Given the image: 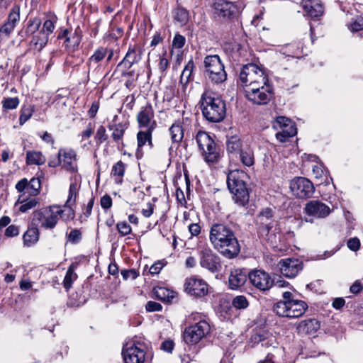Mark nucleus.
<instances>
[{
	"instance_id": "33",
	"label": "nucleus",
	"mask_w": 363,
	"mask_h": 363,
	"mask_svg": "<svg viewBox=\"0 0 363 363\" xmlns=\"http://www.w3.org/2000/svg\"><path fill=\"white\" fill-rule=\"evenodd\" d=\"M23 245L31 247L39 240V230L35 227L28 228L23 235Z\"/></svg>"
},
{
	"instance_id": "58",
	"label": "nucleus",
	"mask_w": 363,
	"mask_h": 363,
	"mask_svg": "<svg viewBox=\"0 0 363 363\" xmlns=\"http://www.w3.org/2000/svg\"><path fill=\"white\" fill-rule=\"evenodd\" d=\"M116 228L121 236H125L131 233L132 228L125 221L118 222Z\"/></svg>"
},
{
	"instance_id": "54",
	"label": "nucleus",
	"mask_w": 363,
	"mask_h": 363,
	"mask_svg": "<svg viewBox=\"0 0 363 363\" xmlns=\"http://www.w3.org/2000/svg\"><path fill=\"white\" fill-rule=\"evenodd\" d=\"M233 306L238 309H245L248 306V301L245 296H237L232 301Z\"/></svg>"
},
{
	"instance_id": "28",
	"label": "nucleus",
	"mask_w": 363,
	"mask_h": 363,
	"mask_svg": "<svg viewBox=\"0 0 363 363\" xmlns=\"http://www.w3.org/2000/svg\"><path fill=\"white\" fill-rule=\"evenodd\" d=\"M320 327V324L318 320L310 318L300 322L297 330L300 333L313 335L319 330Z\"/></svg>"
},
{
	"instance_id": "53",
	"label": "nucleus",
	"mask_w": 363,
	"mask_h": 363,
	"mask_svg": "<svg viewBox=\"0 0 363 363\" xmlns=\"http://www.w3.org/2000/svg\"><path fill=\"white\" fill-rule=\"evenodd\" d=\"M19 103L20 101L18 97L5 98L2 101V106L4 109L12 110L16 108Z\"/></svg>"
},
{
	"instance_id": "34",
	"label": "nucleus",
	"mask_w": 363,
	"mask_h": 363,
	"mask_svg": "<svg viewBox=\"0 0 363 363\" xmlns=\"http://www.w3.org/2000/svg\"><path fill=\"white\" fill-rule=\"evenodd\" d=\"M20 203L19 211L26 213L29 210L35 208L38 203L39 200L36 197L24 198L23 195H21L17 201Z\"/></svg>"
},
{
	"instance_id": "31",
	"label": "nucleus",
	"mask_w": 363,
	"mask_h": 363,
	"mask_svg": "<svg viewBox=\"0 0 363 363\" xmlns=\"http://www.w3.org/2000/svg\"><path fill=\"white\" fill-rule=\"evenodd\" d=\"M128 127V122L127 121H123L115 124H109L108 129L113 131L111 134L113 140L115 142L121 140Z\"/></svg>"
},
{
	"instance_id": "38",
	"label": "nucleus",
	"mask_w": 363,
	"mask_h": 363,
	"mask_svg": "<svg viewBox=\"0 0 363 363\" xmlns=\"http://www.w3.org/2000/svg\"><path fill=\"white\" fill-rule=\"evenodd\" d=\"M77 267V264L72 263L68 267L65 274L63 285L67 291H68L72 286L73 282L77 279V274L75 273V269Z\"/></svg>"
},
{
	"instance_id": "42",
	"label": "nucleus",
	"mask_w": 363,
	"mask_h": 363,
	"mask_svg": "<svg viewBox=\"0 0 363 363\" xmlns=\"http://www.w3.org/2000/svg\"><path fill=\"white\" fill-rule=\"evenodd\" d=\"M156 297L165 302H172L176 297V292L164 287H158L155 289Z\"/></svg>"
},
{
	"instance_id": "2",
	"label": "nucleus",
	"mask_w": 363,
	"mask_h": 363,
	"mask_svg": "<svg viewBox=\"0 0 363 363\" xmlns=\"http://www.w3.org/2000/svg\"><path fill=\"white\" fill-rule=\"evenodd\" d=\"M200 106L203 117L211 123L221 121L225 116V104L220 97L211 91H205L200 100Z\"/></svg>"
},
{
	"instance_id": "61",
	"label": "nucleus",
	"mask_w": 363,
	"mask_h": 363,
	"mask_svg": "<svg viewBox=\"0 0 363 363\" xmlns=\"http://www.w3.org/2000/svg\"><path fill=\"white\" fill-rule=\"evenodd\" d=\"M145 309L148 312L160 311L162 306L157 302L150 301L146 303Z\"/></svg>"
},
{
	"instance_id": "29",
	"label": "nucleus",
	"mask_w": 363,
	"mask_h": 363,
	"mask_svg": "<svg viewBox=\"0 0 363 363\" xmlns=\"http://www.w3.org/2000/svg\"><path fill=\"white\" fill-rule=\"evenodd\" d=\"M80 186L81 177L79 175L75 174L71 178V184L69 188L68 198L66 201L67 206H72L75 204Z\"/></svg>"
},
{
	"instance_id": "30",
	"label": "nucleus",
	"mask_w": 363,
	"mask_h": 363,
	"mask_svg": "<svg viewBox=\"0 0 363 363\" xmlns=\"http://www.w3.org/2000/svg\"><path fill=\"white\" fill-rule=\"evenodd\" d=\"M19 18V9H13L9 15L7 22L1 27L0 33L9 35L14 29Z\"/></svg>"
},
{
	"instance_id": "22",
	"label": "nucleus",
	"mask_w": 363,
	"mask_h": 363,
	"mask_svg": "<svg viewBox=\"0 0 363 363\" xmlns=\"http://www.w3.org/2000/svg\"><path fill=\"white\" fill-rule=\"evenodd\" d=\"M191 121L188 118H183L182 121H176L169 128L170 138L173 144H179L183 138L185 127L189 125Z\"/></svg>"
},
{
	"instance_id": "5",
	"label": "nucleus",
	"mask_w": 363,
	"mask_h": 363,
	"mask_svg": "<svg viewBox=\"0 0 363 363\" xmlns=\"http://www.w3.org/2000/svg\"><path fill=\"white\" fill-rule=\"evenodd\" d=\"M189 318L196 323L185 328L183 332V340L186 344L193 345L199 342L210 333L211 326L201 313H192Z\"/></svg>"
},
{
	"instance_id": "23",
	"label": "nucleus",
	"mask_w": 363,
	"mask_h": 363,
	"mask_svg": "<svg viewBox=\"0 0 363 363\" xmlns=\"http://www.w3.org/2000/svg\"><path fill=\"white\" fill-rule=\"evenodd\" d=\"M140 60L141 51L140 48L136 46L129 47L125 56L118 65V67L122 66L125 69H130L133 65L138 63Z\"/></svg>"
},
{
	"instance_id": "41",
	"label": "nucleus",
	"mask_w": 363,
	"mask_h": 363,
	"mask_svg": "<svg viewBox=\"0 0 363 363\" xmlns=\"http://www.w3.org/2000/svg\"><path fill=\"white\" fill-rule=\"evenodd\" d=\"M125 170V164L121 160L118 161L113 166L111 174V176L114 177L116 184H122Z\"/></svg>"
},
{
	"instance_id": "50",
	"label": "nucleus",
	"mask_w": 363,
	"mask_h": 363,
	"mask_svg": "<svg viewBox=\"0 0 363 363\" xmlns=\"http://www.w3.org/2000/svg\"><path fill=\"white\" fill-rule=\"evenodd\" d=\"M41 25V21L38 18H30L28 22V26L26 29V33L28 35H32L38 30Z\"/></svg>"
},
{
	"instance_id": "49",
	"label": "nucleus",
	"mask_w": 363,
	"mask_h": 363,
	"mask_svg": "<svg viewBox=\"0 0 363 363\" xmlns=\"http://www.w3.org/2000/svg\"><path fill=\"white\" fill-rule=\"evenodd\" d=\"M57 21L56 16H52L50 18L47 19L43 26V28L40 30L41 33H45L49 36L50 34L52 33L55 28V23Z\"/></svg>"
},
{
	"instance_id": "15",
	"label": "nucleus",
	"mask_w": 363,
	"mask_h": 363,
	"mask_svg": "<svg viewBox=\"0 0 363 363\" xmlns=\"http://www.w3.org/2000/svg\"><path fill=\"white\" fill-rule=\"evenodd\" d=\"M35 218L40 223V226L45 229L54 228L59 219V213L55 210V206H50L35 213Z\"/></svg>"
},
{
	"instance_id": "3",
	"label": "nucleus",
	"mask_w": 363,
	"mask_h": 363,
	"mask_svg": "<svg viewBox=\"0 0 363 363\" xmlns=\"http://www.w3.org/2000/svg\"><path fill=\"white\" fill-rule=\"evenodd\" d=\"M246 177V173L238 169L230 171L227 176V186L233 194V200L242 207L248 204L250 199L249 189L245 182Z\"/></svg>"
},
{
	"instance_id": "13",
	"label": "nucleus",
	"mask_w": 363,
	"mask_h": 363,
	"mask_svg": "<svg viewBox=\"0 0 363 363\" xmlns=\"http://www.w3.org/2000/svg\"><path fill=\"white\" fill-rule=\"evenodd\" d=\"M185 291L194 297L202 298L208 294V284L203 279L192 276L186 279Z\"/></svg>"
},
{
	"instance_id": "51",
	"label": "nucleus",
	"mask_w": 363,
	"mask_h": 363,
	"mask_svg": "<svg viewBox=\"0 0 363 363\" xmlns=\"http://www.w3.org/2000/svg\"><path fill=\"white\" fill-rule=\"evenodd\" d=\"M34 112V108L31 106H23L21 110V115L19 118L20 125H23L27 121H28L32 116Z\"/></svg>"
},
{
	"instance_id": "1",
	"label": "nucleus",
	"mask_w": 363,
	"mask_h": 363,
	"mask_svg": "<svg viewBox=\"0 0 363 363\" xmlns=\"http://www.w3.org/2000/svg\"><path fill=\"white\" fill-rule=\"evenodd\" d=\"M209 240L216 250L224 257L232 259L236 257L240 246L232 228L225 223L211 225Z\"/></svg>"
},
{
	"instance_id": "17",
	"label": "nucleus",
	"mask_w": 363,
	"mask_h": 363,
	"mask_svg": "<svg viewBox=\"0 0 363 363\" xmlns=\"http://www.w3.org/2000/svg\"><path fill=\"white\" fill-rule=\"evenodd\" d=\"M199 262L203 268L212 273L218 272L221 268L220 258L208 247L201 250Z\"/></svg>"
},
{
	"instance_id": "9",
	"label": "nucleus",
	"mask_w": 363,
	"mask_h": 363,
	"mask_svg": "<svg viewBox=\"0 0 363 363\" xmlns=\"http://www.w3.org/2000/svg\"><path fill=\"white\" fill-rule=\"evenodd\" d=\"M206 78L214 84H220L227 79L224 65L218 55H208L204 61Z\"/></svg>"
},
{
	"instance_id": "25",
	"label": "nucleus",
	"mask_w": 363,
	"mask_h": 363,
	"mask_svg": "<svg viewBox=\"0 0 363 363\" xmlns=\"http://www.w3.org/2000/svg\"><path fill=\"white\" fill-rule=\"evenodd\" d=\"M215 8L218 14L225 18H230L238 13L237 6L226 0H217Z\"/></svg>"
},
{
	"instance_id": "14",
	"label": "nucleus",
	"mask_w": 363,
	"mask_h": 363,
	"mask_svg": "<svg viewBox=\"0 0 363 363\" xmlns=\"http://www.w3.org/2000/svg\"><path fill=\"white\" fill-rule=\"evenodd\" d=\"M137 121L140 129H150L154 130L157 127L155 120V113L152 106L147 103L140 108L137 114Z\"/></svg>"
},
{
	"instance_id": "11",
	"label": "nucleus",
	"mask_w": 363,
	"mask_h": 363,
	"mask_svg": "<svg viewBox=\"0 0 363 363\" xmlns=\"http://www.w3.org/2000/svg\"><path fill=\"white\" fill-rule=\"evenodd\" d=\"M304 213L306 215L304 218L305 221L313 223V218H326L331 213V209L328 205L320 201L312 200L306 204Z\"/></svg>"
},
{
	"instance_id": "64",
	"label": "nucleus",
	"mask_w": 363,
	"mask_h": 363,
	"mask_svg": "<svg viewBox=\"0 0 363 363\" xmlns=\"http://www.w3.org/2000/svg\"><path fill=\"white\" fill-rule=\"evenodd\" d=\"M347 247L352 251H357L360 246V241L357 238H350L347 241Z\"/></svg>"
},
{
	"instance_id": "21",
	"label": "nucleus",
	"mask_w": 363,
	"mask_h": 363,
	"mask_svg": "<svg viewBox=\"0 0 363 363\" xmlns=\"http://www.w3.org/2000/svg\"><path fill=\"white\" fill-rule=\"evenodd\" d=\"M59 156L61 157L62 167L64 169L74 173L77 171V154L74 150L60 149Z\"/></svg>"
},
{
	"instance_id": "24",
	"label": "nucleus",
	"mask_w": 363,
	"mask_h": 363,
	"mask_svg": "<svg viewBox=\"0 0 363 363\" xmlns=\"http://www.w3.org/2000/svg\"><path fill=\"white\" fill-rule=\"evenodd\" d=\"M247 273L241 269L231 270L228 278V286L230 289L235 290L242 286L247 281Z\"/></svg>"
},
{
	"instance_id": "8",
	"label": "nucleus",
	"mask_w": 363,
	"mask_h": 363,
	"mask_svg": "<svg viewBox=\"0 0 363 363\" xmlns=\"http://www.w3.org/2000/svg\"><path fill=\"white\" fill-rule=\"evenodd\" d=\"M196 143L201 155L207 163H216L220 158V150L214 140L204 131H199Z\"/></svg>"
},
{
	"instance_id": "45",
	"label": "nucleus",
	"mask_w": 363,
	"mask_h": 363,
	"mask_svg": "<svg viewBox=\"0 0 363 363\" xmlns=\"http://www.w3.org/2000/svg\"><path fill=\"white\" fill-rule=\"evenodd\" d=\"M48 38L49 36H48V35L40 31L37 35L33 36L31 43L40 50L47 45Z\"/></svg>"
},
{
	"instance_id": "20",
	"label": "nucleus",
	"mask_w": 363,
	"mask_h": 363,
	"mask_svg": "<svg viewBox=\"0 0 363 363\" xmlns=\"http://www.w3.org/2000/svg\"><path fill=\"white\" fill-rule=\"evenodd\" d=\"M274 211L271 208H263L257 216V222L259 223V230L262 235H269L270 240L272 235L271 230L274 226V221L272 220Z\"/></svg>"
},
{
	"instance_id": "32",
	"label": "nucleus",
	"mask_w": 363,
	"mask_h": 363,
	"mask_svg": "<svg viewBox=\"0 0 363 363\" xmlns=\"http://www.w3.org/2000/svg\"><path fill=\"white\" fill-rule=\"evenodd\" d=\"M226 148L228 154L232 157L238 156V154L244 149L242 147V143L240 138L233 135L229 138L226 142Z\"/></svg>"
},
{
	"instance_id": "40",
	"label": "nucleus",
	"mask_w": 363,
	"mask_h": 363,
	"mask_svg": "<svg viewBox=\"0 0 363 363\" xmlns=\"http://www.w3.org/2000/svg\"><path fill=\"white\" fill-rule=\"evenodd\" d=\"M240 162L245 166L250 167L255 164L254 152L250 147H244V149L238 154Z\"/></svg>"
},
{
	"instance_id": "57",
	"label": "nucleus",
	"mask_w": 363,
	"mask_h": 363,
	"mask_svg": "<svg viewBox=\"0 0 363 363\" xmlns=\"http://www.w3.org/2000/svg\"><path fill=\"white\" fill-rule=\"evenodd\" d=\"M93 133L94 130L91 127V124L89 123L86 129L78 135V137L80 138L81 143H83L86 139H89L92 135ZM86 146V143L82 144V147L84 148Z\"/></svg>"
},
{
	"instance_id": "60",
	"label": "nucleus",
	"mask_w": 363,
	"mask_h": 363,
	"mask_svg": "<svg viewBox=\"0 0 363 363\" xmlns=\"http://www.w3.org/2000/svg\"><path fill=\"white\" fill-rule=\"evenodd\" d=\"M186 39L183 35L176 34L172 41V45L175 48L180 49L184 47Z\"/></svg>"
},
{
	"instance_id": "55",
	"label": "nucleus",
	"mask_w": 363,
	"mask_h": 363,
	"mask_svg": "<svg viewBox=\"0 0 363 363\" xmlns=\"http://www.w3.org/2000/svg\"><path fill=\"white\" fill-rule=\"evenodd\" d=\"M94 139L97 144H101L108 139V135L106 134V130L104 126L100 125L98 128Z\"/></svg>"
},
{
	"instance_id": "19",
	"label": "nucleus",
	"mask_w": 363,
	"mask_h": 363,
	"mask_svg": "<svg viewBox=\"0 0 363 363\" xmlns=\"http://www.w3.org/2000/svg\"><path fill=\"white\" fill-rule=\"evenodd\" d=\"M122 355L125 363H143L145 352L140 343L123 347Z\"/></svg>"
},
{
	"instance_id": "46",
	"label": "nucleus",
	"mask_w": 363,
	"mask_h": 363,
	"mask_svg": "<svg viewBox=\"0 0 363 363\" xmlns=\"http://www.w3.org/2000/svg\"><path fill=\"white\" fill-rule=\"evenodd\" d=\"M281 52L286 56L295 57L301 53L299 48L296 43H290L281 48Z\"/></svg>"
},
{
	"instance_id": "6",
	"label": "nucleus",
	"mask_w": 363,
	"mask_h": 363,
	"mask_svg": "<svg viewBox=\"0 0 363 363\" xmlns=\"http://www.w3.org/2000/svg\"><path fill=\"white\" fill-rule=\"evenodd\" d=\"M255 343H261L262 347L266 349L267 355L264 359L257 363H284L285 352L283 347H279L278 343L273 337L265 338L264 335L255 334L252 337Z\"/></svg>"
},
{
	"instance_id": "36",
	"label": "nucleus",
	"mask_w": 363,
	"mask_h": 363,
	"mask_svg": "<svg viewBox=\"0 0 363 363\" xmlns=\"http://www.w3.org/2000/svg\"><path fill=\"white\" fill-rule=\"evenodd\" d=\"M194 63L192 59H191L186 66L184 67L181 77H180V83L186 85L189 82L193 81L194 77H193V72L194 69Z\"/></svg>"
},
{
	"instance_id": "16",
	"label": "nucleus",
	"mask_w": 363,
	"mask_h": 363,
	"mask_svg": "<svg viewBox=\"0 0 363 363\" xmlns=\"http://www.w3.org/2000/svg\"><path fill=\"white\" fill-rule=\"evenodd\" d=\"M250 283L262 291H268L274 284V280L270 275L263 270H254L249 273Z\"/></svg>"
},
{
	"instance_id": "44",
	"label": "nucleus",
	"mask_w": 363,
	"mask_h": 363,
	"mask_svg": "<svg viewBox=\"0 0 363 363\" xmlns=\"http://www.w3.org/2000/svg\"><path fill=\"white\" fill-rule=\"evenodd\" d=\"M272 126L273 128L277 130H289V128H288V127H292V128H296V125H294V123L291 121V119H289V118H286L285 116H278L276 118V119L274 120V121L273 122V124H272Z\"/></svg>"
},
{
	"instance_id": "12",
	"label": "nucleus",
	"mask_w": 363,
	"mask_h": 363,
	"mask_svg": "<svg viewBox=\"0 0 363 363\" xmlns=\"http://www.w3.org/2000/svg\"><path fill=\"white\" fill-rule=\"evenodd\" d=\"M290 189L299 199H307L313 196L315 188L313 183L305 177H295L290 182Z\"/></svg>"
},
{
	"instance_id": "7",
	"label": "nucleus",
	"mask_w": 363,
	"mask_h": 363,
	"mask_svg": "<svg viewBox=\"0 0 363 363\" xmlns=\"http://www.w3.org/2000/svg\"><path fill=\"white\" fill-rule=\"evenodd\" d=\"M269 81L264 70L255 64H247L243 66L239 76L240 85L245 87L260 86Z\"/></svg>"
},
{
	"instance_id": "56",
	"label": "nucleus",
	"mask_w": 363,
	"mask_h": 363,
	"mask_svg": "<svg viewBox=\"0 0 363 363\" xmlns=\"http://www.w3.org/2000/svg\"><path fill=\"white\" fill-rule=\"evenodd\" d=\"M349 28L352 32H357L363 30V17L362 16H357L354 19H352Z\"/></svg>"
},
{
	"instance_id": "48",
	"label": "nucleus",
	"mask_w": 363,
	"mask_h": 363,
	"mask_svg": "<svg viewBox=\"0 0 363 363\" xmlns=\"http://www.w3.org/2000/svg\"><path fill=\"white\" fill-rule=\"evenodd\" d=\"M40 189V181L38 178H32L28 182V194L35 196L39 194Z\"/></svg>"
},
{
	"instance_id": "10",
	"label": "nucleus",
	"mask_w": 363,
	"mask_h": 363,
	"mask_svg": "<svg viewBox=\"0 0 363 363\" xmlns=\"http://www.w3.org/2000/svg\"><path fill=\"white\" fill-rule=\"evenodd\" d=\"M244 91L247 99L257 105L268 104L274 96V88L269 81L260 86L245 87Z\"/></svg>"
},
{
	"instance_id": "4",
	"label": "nucleus",
	"mask_w": 363,
	"mask_h": 363,
	"mask_svg": "<svg viewBox=\"0 0 363 363\" xmlns=\"http://www.w3.org/2000/svg\"><path fill=\"white\" fill-rule=\"evenodd\" d=\"M283 300L278 301L273 306L274 312L280 317L296 318L301 316L308 308L307 303L295 298L290 291L282 294Z\"/></svg>"
},
{
	"instance_id": "59",
	"label": "nucleus",
	"mask_w": 363,
	"mask_h": 363,
	"mask_svg": "<svg viewBox=\"0 0 363 363\" xmlns=\"http://www.w3.org/2000/svg\"><path fill=\"white\" fill-rule=\"evenodd\" d=\"M121 275L125 280L128 279H135L139 276V272L134 269L123 270L121 272Z\"/></svg>"
},
{
	"instance_id": "47",
	"label": "nucleus",
	"mask_w": 363,
	"mask_h": 363,
	"mask_svg": "<svg viewBox=\"0 0 363 363\" xmlns=\"http://www.w3.org/2000/svg\"><path fill=\"white\" fill-rule=\"evenodd\" d=\"M287 130H281L276 134L277 139L281 143H284L289 138H291L296 135L297 130L296 128H292L291 126Z\"/></svg>"
},
{
	"instance_id": "63",
	"label": "nucleus",
	"mask_w": 363,
	"mask_h": 363,
	"mask_svg": "<svg viewBox=\"0 0 363 363\" xmlns=\"http://www.w3.org/2000/svg\"><path fill=\"white\" fill-rule=\"evenodd\" d=\"M168 67H169L168 60L164 56L160 57L158 68H159L160 72L162 73V74H164Z\"/></svg>"
},
{
	"instance_id": "43",
	"label": "nucleus",
	"mask_w": 363,
	"mask_h": 363,
	"mask_svg": "<svg viewBox=\"0 0 363 363\" xmlns=\"http://www.w3.org/2000/svg\"><path fill=\"white\" fill-rule=\"evenodd\" d=\"M55 210L58 211L59 216H60L62 220L66 222L73 220L75 216V213L72 206H67V203L62 207L55 206Z\"/></svg>"
},
{
	"instance_id": "37",
	"label": "nucleus",
	"mask_w": 363,
	"mask_h": 363,
	"mask_svg": "<svg viewBox=\"0 0 363 363\" xmlns=\"http://www.w3.org/2000/svg\"><path fill=\"white\" fill-rule=\"evenodd\" d=\"M154 130H150V129H144V130H140L137 134V141H138V151L139 149L142 148L146 143H148V145L152 147V135Z\"/></svg>"
},
{
	"instance_id": "62",
	"label": "nucleus",
	"mask_w": 363,
	"mask_h": 363,
	"mask_svg": "<svg viewBox=\"0 0 363 363\" xmlns=\"http://www.w3.org/2000/svg\"><path fill=\"white\" fill-rule=\"evenodd\" d=\"M58 39H65V45L68 48L70 45V32L68 29L61 30L57 36Z\"/></svg>"
},
{
	"instance_id": "35",
	"label": "nucleus",
	"mask_w": 363,
	"mask_h": 363,
	"mask_svg": "<svg viewBox=\"0 0 363 363\" xmlns=\"http://www.w3.org/2000/svg\"><path fill=\"white\" fill-rule=\"evenodd\" d=\"M46 161L45 157L40 151H28L26 152V164L28 165H42Z\"/></svg>"
},
{
	"instance_id": "18",
	"label": "nucleus",
	"mask_w": 363,
	"mask_h": 363,
	"mask_svg": "<svg viewBox=\"0 0 363 363\" xmlns=\"http://www.w3.org/2000/svg\"><path fill=\"white\" fill-rule=\"evenodd\" d=\"M281 274L287 278L295 277L303 269V262L296 258H286L278 263Z\"/></svg>"
},
{
	"instance_id": "27",
	"label": "nucleus",
	"mask_w": 363,
	"mask_h": 363,
	"mask_svg": "<svg viewBox=\"0 0 363 363\" xmlns=\"http://www.w3.org/2000/svg\"><path fill=\"white\" fill-rule=\"evenodd\" d=\"M108 52V49L104 47L98 48L93 55L88 59L87 65L89 67V70L92 68L96 69L98 68L104 60H105L107 54Z\"/></svg>"
},
{
	"instance_id": "52",
	"label": "nucleus",
	"mask_w": 363,
	"mask_h": 363,
	"mask_svg": "<svg viewBox=\"0 0 363 363\" xmlns=\"http://www.w3.org/2000/svg\"><path fill=\"white\" fill-rule=\"evenodd\" d=\"M66 236L67 238V241L72 244H77L82 239V233L81 230L76 228L72 229L69 233H67Z\"/></svg>"
},
{
	"instance_id": "39",
	"label": "nucleus",
	"mask_w": 363,
	"mask_h": 363,
	"mask_svg": "<svg viewBox=\"0 0 363 363\" xmlns=\"http://www.w3.org/2000/svg\"><path fill=\"white\" fill-rule=\"evenodd\" d=\"M174 20L179 26H183L186 25L189 19V11L183 7H177L173 11Z\"/></svg>"
},
{
	"instance_id": "26",
	"label": "nucleus",
	"mask_w": 363,
	"mask_h": 363,
	"mask_svg": "<svg viewBox=\"0 0 363 363\" xmlns=\"http://www.w3.org/2000/svg\"><path fill=\"white\" fill-rule=\"evenodd\" d=\"M303 8L306 15L311 18H318L323 13V5L318 0L303 1Z\"/></svg>"
}]
</instances>
